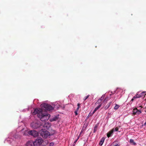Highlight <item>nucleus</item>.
I'll list each match as a JSON object with an SVG mask.
<instances>
[{
	"mask_svg": "<svg viewBox=\"0 0 146 146\" xmlns=\"http://www.w3.org/2000/svg\"><path fill=\"white\" fill-rule=\"evenodd\" d=\"M119 107V106L117 104H116L115 106L114 107V109L115 110H117L118 108Z\"/></svg>",
	"mask_w": 146,
	"mask_h": 146,
	"instance_id": "obj_19",
	"label": "nucleus"
},
{
	"mask_svg": "<svg viewBox=\"0 0 146 146\" xmlns=\"http://www.w3.org/2000/svg\"><path fill=\"white\" fill-rule=\"evenodd\" d=\"M14 137L15 139L18 138L19 137V136L18 135V134L16 133L14 135Z\"/></svg>",
	"mask_w": 146,
	"mask_h": 146,
	"instance_id": "obj_18",
	"label": "nucleus"
},
{
	"mask_svg": "<svg viewBox=\"0 0 146 146\" xmlns=\"http://www.w3.org/2000/svg\"><path fill=\"white\" fill-rule=\"evenodd\" d=\"M102 106V104H100L97 107L94 109V111H93L92 113V115H93L95 112L98 109H99L101 106Z\"/></svg>",
	"mask_w": 146,
	"mask_h": 146,
	"instance_id": "obj_9",
	"label": "nucleus"
},
{
	"mask_svg": "<svg viewBox=\"0 0 146 146\" xmlns=\"http://www.w3.org/2000/svg\"><path fill=\"white\" fill-rule=\"evenodd\" d=\"M106 100V99H105V100H104V102H105V100Z\"/></svg>",
	"mask_w": 146,
	"mask_h": 146,
	"instance_id": "obj_36",
	"label": "nucleus"
},
{
	"mask_svg": "<svg viewBox=\"0 0 146 146\" xmlns=\"http://www.w3.org/2000/svg\"><path fill=\"white\" fill-rule=\"evenodd\" d=\"M54 145V143L53 142H52L50 144L49 146H53Z\"/></svg>",
	"mask_w": 146,
	"mask_h": 146,
	"instance_id": "obj_25",
	"label": "nucleus"
},
{
	"mask_svg": "<svg viewBox=\"0 0 146 146\" xmlns=\"http://www.w3.org/2000/svg\"><path fill=\"white\" fill-rule=\"evenodd\" d=\"M104 97H103L102 96L100 98V100H102H102L103 99Z\"/></svg>",
	"mask_w": 146,
	"mask_h": 146,
	"instance_id": "obj_31",
	"label": "nucleus"
},
{
	"mask_svg": "<svg viewBox=\"0 0 146 146\" xmlns=\"http://www.w3.org/2000/svg\"><path fill=\"white\" fill-rule=\"evenodd\" d=\"M134 100V99L133 98L131 99V101H132H132H133Z\"/></svg>",
	"mask_w": 146,
	"mask_h": 146,
	"instance_id": "obj_33",
	"label": "nucleus"
},
{
	"mask_svg": "<svg viewBox=\"0 0 146 146\" xmlns=\"http://www.w3.org/2000/svg\"><path fill=\"white\" fill-rule=\"evenodd\" d=\"M92 114L91 113H89V115H92Z\"/></svg>",
	"mask_w": 146,
	"mask_h": 146,
	"instance_id": "obj_34",
	"label": "nucleus"
},
{
	"mask_svg": "<svg viewBox=\"0 0 146 146\" xmlns=\"http://www.w3.org/2000/svg\"><path fill=\"white\" fill-rule=\"evenodd\" d=\"M114 131V128H113L111 130L109 131L107 134V135L108 138L111 137L113 134Z\"/></svg>",
	"mask_w": 146,
	"mask_h": 146,
	"instance_id": "obj_8",
	"label": "nucleus"
},
{
	"mask_svg": "<svg viewBox=\"0 0 146 146\" xmlns=\"http://www.w3.org/2000/svg\"><path fill=\"white\" fill-rule=\"evenodd\" d=\"M141 113V111L140 110H139L137 109V114H139Z\"/></svg>",
	"mask_w": 146,
	"mask_h": 146,
	"instance_id": "obj_23",
	"label": "nucleus"
},
{
	"mask_svg": "<svg viewBox=\"0 0 146 146\" xmlns=\"http://www.w3.org/2000/svg\"><path fill=\"white\" fill-rule=\"evenodd\" d=\"M89 96H90L89 95H88L87 96H86V97H84L83 99V100H84V101L86 100V99H87V98H88L89 97Z\"/></svg>",
	"mask_w": 146,
	"mask_h": 146,
	"instance_id": "obj_21",
	"label": "nucleus"
},
{
	"mask_svg": "<svg viewBox=\"0 0 146 146\" xmlns=\"http://www.w3.org/2000/svg\"><path fill=\"white\" fill-rule=\"evenodd\" d=\"M137 109L136 108L134 109L133 110V115H135L137 114Z\"/></svg>",
	"mask_w": 146,
	"mask_h": 146,
	"instance_id": "obj_11",
	"label": "nucleus"
},
{
	"mask_svg": "<svg viewBox=\"0 0 146 146\" xmlns=\"http://www.w3.org/2000/svg\"><path fill=\"white\" fill-rule=\"evenodd\" d=\"M144 125H146V121L145 122V123L144 124Z\"/></svg>",
	"mask_w": 146,
	"mask_h": 146,
	"instance_id": "obj_35",
	"label": "nucleus"
},
{
	"mask_svg": "<svg viewBox=\"0 0 146 146\" xmlns=\"http://www.w3.org/2000/svg\"><path fill=\"white\" fill-rule=\"evenodd\" d=\"M137 97H137V96H136V95H135V96H134L133 97V98L135 99H136V98H137Z\"/></svg>",
	"mask_w": 146,
	"mask_h": 146,
	"instance_id": "obj_27",
	"label": "nucleus"
},
{
	"mask_svg": "<svg viewBox=\"0 0 146 146\" xmlns=\"http://www.w3.org/2000/svg\"><path fill=\"white\" fill-rule=\"evenodd\" d=\"M98 124L95 125L93 129V133H95L97 130V129L98 127Z\"/></svg>",
	"mask_w": 146,
	"mask_h": 146,
	"instance_id": "obj_10",
	"label": "nucleus"
},
{
	"mask_svg": "<svg viewBox=\"0 0 146 146\" xmlns=\"http://www.w3.org/2000/svg\"><path fill=\"white\" fill-rule=\"evenodd\" d=\"M85 129V128L84 127H83L82 128V129L81 130V131L79 135V137H80L81 134L84 131V130Z\"/></svg>",
	"mask_w": 146,
	"mask_h": 146,
	"instance_id": "obj_16",
	"label": "nucleus"
},
{
	"mask_svg": "<svg viewBox=\"0 0 146 146\" xmlns=\"http://www.w3.org/2000/svg\"><path fill=\"white\" fill-rule=\"evenodd\" d=\"M145 93V92H143L140 94V97L141 98L144 97L146 95V94Z\"/></svg>",
	"mask_w": 146,
	"mask_h": 146,
	"instance_id": "obj_12",
	"label": "nucleus"
},
{
	"mask_svg": "<svg viewBox=\"0 0 146 146\" xmlns=\"http://www.w3.org/2000/svg\"><path fill=\"white\" fill-rule=\"evenodd\" d=\"M145 111L146 113V110H145Z\"/></svg>",
	"mask_w": 146,
	"mask_h": 146,
	"instance_id": "obj_37",
	"label": "nucleus"
},
{
	"mask_svg": "<svg viewBox=\"0 0 146 146\" xmlns=\"http://www.w3.org/2000/svg\"><path fill=\"white\" fill-rule=\"evenodd\" d=\"M115 142H114L113 143V144L114 145V146H119L120 145L117 144V143H116L115 145H114V143H115Z\"/></svg>",
	"mask_w": 146,
	"mask_h": 146,
	"instance_id": "obj_20",
	"label": "nucleus"
},
{
	"mask_svg": "<svg viewBox=\"0 0 146 146\" xmlns=\"http://www.w3.org/2000/svg\"><path fill=\"white\" fill-rule=\"evenodd\" d=\"M80 103H78L77 104V106H78V107H79V108H80Z\"/></svg>",
	"mask_w": 146,
	"mask_h": 146,
	"instance_id": "obj_29",
	"label": "nucleus"
},
{
	"mask_svg": "<svg viewBox=\"0 0 146 146\" xmlns=\"http://www.w3.org/2000/svg\"><path fill=\"white\" fill-rule=\"evenodd\" d=\"M32 114L35 115L37 114V116L40 118L42 121L45 122L48 120L50 115L47 114L46 112H43L42 109L36 108L32 113Z\"/></svg>",
	"mask_w": 146,
	"mask_h": 146,
	"instance_id": "obj_1",
	"label": "nucleus"
},
{
	"mask_svg": "<svg viewBox=\"0 0 146 146\" xmlns=\"http://www.w3.org/2000/svg\"><path fill=\"white\" fill-rule=\"evenodd\" d=\"M77 111H76L75 112H74V113H75V115H78V113H77Z\"/></svg>",
	"mask_w": 146,
	"mask_h": 146,
	"instance_id": "obj_28",
	"label": "nucleus"
},
{
	"mask_svg": "<svg viewBox=\"0 0 146 146\" xmlns=\"http://www.w3.org/2000/svg\"><path fill=\"white\" fill-rule=\"evenodd\" d=\"M51 126V123L48 122H47L45 123L43 126V127L45 129H48V128L50 127Z\"/></svg>",
	"mask_w": 146,
	"mask_h": 146,
	"instance_id": "obj_7",
	"label": "nucleus"
},
{
	"mask_svg": "<svg viewBox=\"0 0 146 146\" xmlns=\"http://www.w3.org/2000/svg\"><path fill=\"white\" fill-rule=\"evenodd\" d=\"M130 143H133V145H136V143L134 142V140L133 139H130Z\"/></svg>",
	"mask_w": 146,
	"mask_h": 146,
	"instance_id": "obj_17",
	"label": "nucleus"
},
{
	"mask_svg": "<svg viewBox=\"0 0 146 146\" xmlns=\"http://www.w3.org/2000/svg\"><path fill=\"white\" fill-rule=\"evenodd\" d=\"M40 125V122L38 121L33 122L31 124V127L34 129H36L39 128Z\"/></svg>",
	"mask_w": 146,
	"mask_h": 146,
	"instance_id": "obj_5",
	"label": "nucleus"
},
{
	"mask_svg": "<svg viewBox=\"0 0 146 146\" xmlns=\"http://www.w3.org/2000/svg\"><path fill=\"white\" fill-rule=\"evenodd\" d=\"M79 108H79V107H78L77 108V109H76V111H78V110H79Z\"/></svg>",
	"mask_w": 146,
	"mask_h": 146,
	"instance_id": "obj_32",
	"label": "nucleus"
},
{
	"mask_svg": "<svg viewBox=\"0 0 146 146\" xmlns=\"http://www.w3.org/2000/svg\"><path fill=\"white\" fill-rule=\"evenodd\" d=\"M111 102H110L109 104H108L104 108L105 110H107L110 107Z\"/></svg>",
	"mask_w": 146,
	"mask_h": 146,
	"instance_id": "obj_15",
	"label": "nucleus"
},
{
	"mask_svg": "<svg viewBox=\"0 0 146 146\" xmlns=\"http://www.w3.org/2000/svg\"><path fill=\"white\" fill-rule=\"evenodd\" d=\"M29 134L31 135L34 137H36L38 135V133L35 130H33L30 131L28 132Z\"/></svg>",
	"mask_w": 146,
	"mask_h": 146,
	"instance_id": "obj_6",
	"label": "nucleus"
},
{
	"mask_svg": "<svg viewBox=\"0 0 146 146\" xmlns=\"http://www.w3.org/2000/svg\"><path fill=\"white\" fill-rule=\"evenodd\" d=\"M135 95L138 97L137 98H141L140 97L139 94H138L137 93Z\"/></svg>",
	"mask_w": 146,
	"mask_h": 146,
	"instance_id": "obj_26",
	"label": "nucleus"
},
{
	"mask_svg": "<svg viewBox=\"0 0 146 146\" xmlns=\"http://www.w3.org/2000/svg\"><path fill=\"white\" fill-rule=\"evenodd\" d=\"M58 117L57 116H55L52 119L50 120V121H56L57 120Z\"/></svg>",
	"mask_w": 146,
	"mask_h": 146,
	"instance_id": "obj_14",
	"label": "nucleus"
},
{
	"mask_svg": "<svg viewBox=\"0 0 146 146\" xmlns=\"http://www.w3.org/2000/svg\"><path fill=\"white\" fill-rule=\"evenodd\" d=\"M40 135L43 138H47L50 135V133L45 129H42L40 132Z\"/></svg>",
	"mask_w": 146,
	"mask_h": 146,
	"instance_id": "obj_3",
	"label": "nucleus"
},
{
	"mask_svg": "<svg viewBox=\"0 0 146 146\" xmlns=\"http://www.w3.org/2000/svg\"><path fill=\"white\" fill-rule=\"evenodd\" d=\"M79 138V137H78V139L74 142V143H76V142H77V141L78 139Z\"/></svg>",
	"mask_w": 146,
	"mask_h": 146,
	"instance_id": "obj_30",
	"label": "nucleus"
},
{
	"mask_svg": "<svg viewBox=\"0 0 146 146\" xmlns=\"http://www.w3.org/2000/svg\"><path fill=\"white\" fill-rule=\"evenodd\" d=\"M102 101V100H100V99H99V100H98L97 101V102H96V104L97 103H98V104L100 103Z\"/></svg>",
	"mask_w": 146,
	"mask_h": 146,
	"instance_id": "obj_22",
	"label": "nucleus"
},
{
	"mask_svg": "<svg viewBox=\"0 0 146 146\" xmlns=\"http://www.w3.org/2000/svg\"><path fill=\"white\" fill-rule=\"evenodd\" d=\"M41 106L42 109L47 110H50L53 109V107L50 105L46 103H43L41 105Z\"/></svg>",
	"mask_w": 146,
	"mask_h": 146,
	"instance_id": "obj_4",
	"label": "nucleus"
},
{
	"mask_svg": "<svg viewBox=\"0 0 146 146\" xmlns=\"http://www.w3.org/2000/svg\"><path fill=\"white\" fill-rule=\"evenodd\" d=\"M43 142V141L41 138H37L35 141L33 142L30 141L27 143V146H39Z\"/></svg>",
	"mask_w": 146,
	"mask_h": 146,
	"instance_id": "obj_2",
	"label": "nucleus"
},
{
	"mask_svg": "<svg viewBox=\"0 0 146 146\" xmlns=\"http://www.w3.org/2000/svg\"><path fill=\"white\" fill-rule=\"evenodd\" d=\"M119 128L118 127H116L115 128H114V131H118Z\"/></svg>",
	"mask_w": 146,
	"mask_h": 146,
	"instance_id": "obj_24",
	"label": "nucleus"
},
{
	"mask_svg": "<svg viewBox=\"0 0 146 146\" xmlns=\"http://www.w3.org/2000/svg\"><path fill=\"white\" fill-rule=\"evenodd\" d=\"M104 138H102L101 139V140L99 143L100 145H103L104 142Z\"/></svg>",
	"mask_w": 146,
	"mask_h": 146,
	"instance_id": "obj_13",
	"label": "nucleus"
}]
</instances>
